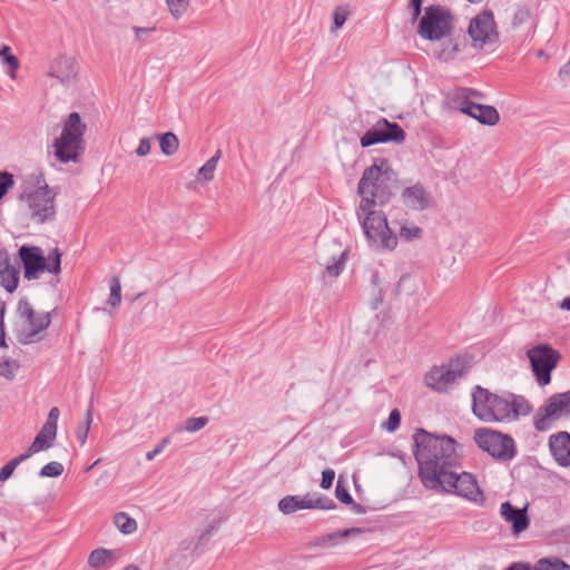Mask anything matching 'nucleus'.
Instances as JSON below:
<instances>
[{
    "mask_svg": "<svg viewBox=\"0 0 570 570\" xmlns=\"http://www.w3.org/2000/svg\"><path fill=\"white\" fill-rule=\"evenodd\" d=\"M132 30H134L137 39H141L144 36L150 35L154 31V29H151V28H141V27H134Z\"/></svg>",
    "mask_w": 570,
    "mask_h": 570,
    "instance_id": "54",
    "label": "nucleus"
},
{
    "mask_svg": "<svg viewBox=\"0 0 570 570\" xmlns=\"http://www.w3.org/2000/svg\"><path fill=\"white\" fill-rule=\"evenodd\" d=\"M470 94L474 95L475 91L463 88L455 94L460 111L476 119L482 125L493 126L498 124L500 120L498 110L492 106L471 101L469 99Z\"/></svg>",
    "mask_w": 570,
    "mask_h": 570,
    "instance_id": "16",
    "label": "nucleus"
},
{
    "mask_svg": "<svg viewBox=\"0 0 570 570\" xmlns=\"http://www.w3.org/2000/svg\"><path fill=\"white\" fill-rule=\"evenodd\" d=\"M438 482L440 485L430 490L453 493L478 504L485 500L475 476L469 472H458V468L449 469Z\"/></svg>",
    "mask_w": 570,
    "mask_h": 570,
    "instance_id": "7",
    "label": "nucleus"
},
{
    "mask_svg": "<svg viewBox=\"0 0 570 570\" xmlns=\"http://www.w3.org/2000/svg\"><path fill=\"white\" fill-rule=\"evenodd\" d=\"M392 187V166L389 159H375L373 165L365 169L360 183L358 194L362 197L358 210L366 212L372 206H383L390 202Z\"/></svg>",
    "mask_w": 570,
    "mask_h": 570,
    "instance_id": "2",
    "label": "nucleus"
},
{
    "mask_svg": "<svg viewBox=\"0 0 570 570\" xmlns=\"http://www.w3.org/2000/svg\"><path fill=\"white\" fill-rule=\"evenodd\" d=\"M122 570H140V569L135 564H129L126 568H124Z\"/></svg>",
    "mask_w": 570,
    "mask_h": 570,
    "instance_id": "64",
    "label": "nucleus"
},
{
    "mask_svg": "<svg viewBox=\"0 0 570 570\" xmlns=\"http://www.w3.org/2000/svg\"><path fill=\"white\" fill-rule=\"evenodd\" d=\"M63 473V465L60 462L52 461L42 466L39 472L41 478H58Z\"/></svg>",
    "mask_w": 570,
    "mask_h": 570,
    "instance_id": "40",
    "label": "nucleus"
},
{
    "mask_svg": "<svg viewBox=\"0 0 570 570\" xmlns=\"http://www.w3.org/2000/svg\"><path fill=\"white\" fill-rule=\"evenodd\" d=\"M120 558L119 550L97 548L90 552L88 557V564L92 569H109Z\"/></svg>",
    "mask_w": 570,
    "mask_h": 570,
    "instance_id": "25",
    "label": "nucleus"
},
{
    "mask_svg": "<svg viewBox=\"0 0 570 570\" xmlns=\"http://www.w3.org/2000/svg\"><path fill=\"white\" fill-rule=\"evenodd\" d=\"M509 403L512 407L509 415L510 421L515 420L520 415L525 416L533 410L531 403L522 395L509 394Z\"/></svg>",
    "mask_w": 570,
    "mask_h": 570,
    "instance_id": "30",
    "label": "nucleus"
},
{
    "mask_svg": "<svg viewBox=\"0 0 570 570\" xmlns=\"http://www.w3.org/2000/svg\"><path fill=\"white\" fill-rule=\"evenodd\" d=\"M540 570H570V564L559 558H542L539 560Z\"/></svg>",
    "mask_w": 570,
    "mask_h": 570,
    "instance_id": "38",
    "label": "nucleus"
},
{
    "mask_svg": "<svg viewBox=\"0 0 570 570\" xmlns=\"http://www.w3.org/2000/svg\"><path fill=\"white\" fill-rule=\"evenodd\" d=\"M397 291L411 294L414 291V283L411 276H402L397 283Z\"/></svg>",
    "mask_w": 570,
    "mask_h": 570,
    "instance_id": "46",
    "label": "nucleus"
},
{
    "mask_svg": "<svg viewBox=\"0 0 570 570\" xmlns=\"http://www.w3.org/2000/svg\"><path fill=\"white\" fill-rule=\"evenodd\" d=\"M28 459V454L22 453L6 463L0 470V482L7 481L13 474L16 468Z\"/></svg>",
    "mask_w": 570,
    "mask_h": 570,
    "instance_id": "35",
    "label": "nucleus"
},
{
    "mask_svg": "<svg viewBox=\"0 0 570 570\" xmlns=\"http://www.w3.org/2000/svg\"><path fill=\"white\" fill-rule=\"evenodd\" d=\"M561 79H570V61L566 62L559 70Z\"/></svg>",
    "mask_w": 570,
    "mask_h": 570,
    "instance_id": "56",
    "label": "nucleus"
},
{
    "mask_svg": "<svg viewBox=\"0 0 570 570\" xmlns=\"http://www.w3.org/2000/svg\"><path fill=\"white\" fill-rule=\"evenodd\" d=\"M78 75L77 61L73 57L59 56L49 66L48 76L56 78L61 85H71Z\"/></svg>",
    "mask_w": 570,
    "mask_h": 570,
    "instance_id": "21",
    "label": "nucleus"
},
{
    "mask_svg": "<svg viewBox=\"0 0 570 570\" xmlns=\"http://www.w3.org/2000/svg\"><path fill=\"white\" fill-rule=\"evenodd\" d=\"M12 56L10 53V47L7 46V45H3L1 48H0V59L4 58V57H10Z\"/></svg>",
    "mask_w": 570,
    "mask_h": 570,
    "instance_id": "59",
    "label": "nucleus"
},
{
    "mask_svg": "<svg viewBox=\"0 0 570 570\" xmlns=\"http://www.w3.org/2000/svg\"><path fill=\"white\" fill-rule=\"evenodd\" d=\"M561 420H570V390L550 395L535 410L532 424L535 431L546 432Z\"/></svg>",
    "mask_w": 570,
    "mask_h": 570,
    "instance_id": "9",
    "label": "nucleus"
},
{
    "mask_svg": "<svg viewBox=\"0 0 570 570\" xmlns=\"http://www.w3.org/2000/svg\"><path fill=\"white\" fill-rule=\"evenodd\" d=\"M335 508L333 500L314 495H287L278 502V509L284 514H291L303 509H324Z\"/></svg>",
    "mask_w": 570,
    "mask_h": 570,
    "instance_id": "19",
    "label": "nucleus"
},
{
    "mask_svg": "<svg viewBox=\"0 0 570 570\" xmlns=\"http://www.w3.org/2000/svg\"><path fill=\"white\" fill-rule=\"evenodd\" d=\"M351 531H357V530H356V529L347 530V531L343 532L341 535L346 537V535H348V533H350ZM338 535H340V534H337V533L330 534V535L327 537V540L332 541V540H334V539H335L336 537H338Z\"/></svg>",
    "mask_w": 570,
    "mask_h": 570,
    "instance_id": "62",
    "label": "nucleus"
},
{
    "mask_svg": "<svg viewBox=\"0 0 570 570\" xmlns=\"http://www.w3.org/2000/svg\"><path fill=\"white\" fill-rule=\"evenodd\" d=\"M466 374L465 363L456 357L448 363L433 366L424 376L428 387L439 393L449 392Z\"/></svg>",
    "mask_w": 570,
    "mask_h": 570,
    "instance_id": "12",
    "label": "nucleus"
},
{
    "mask_svg": "<svg viewBox=\"0 0 570 570\" xmlns=\"http://www.w3.org/2000/svg\"><path fill=\"white\" fill-rule=\"evenodd\" d=\"M400 202L407 209L422 212L432 205L433 198L422 184L416 183L402 190Z\"/></svg>",
    "mask_w": 570,
    "mask_h": 570,
    "instance_id": "20",
    "label": "nucleus"
},
{
    "mask_svg": "<svg viewBox=\"0 0 570 570\" xmlns=\"http://www.w3.org/2000/svg\"><path fill=\"white\" fill-rule=\"evenodd\" d=\"M413 449L419 476L426 489L440 485L438 481L443 473L460 465L456 442L450 436L435 435L417 429L413 434Z\"/></svg>",
    "mask_w": 570,
    "mask_h": 570,
    "instance_id": "1",
    "label": "nucleus"
},
{
    "mask_svg": "<svg viewBox=\"0 0 570 570\" xmlns=\"http://www.w3.org/2000/svg\"><path fill=\"white\" fill-rule=\"evenodd\" d=\"M392 425H393V422H392V412H391L390 415L387 416L386 421L383 422L382 426L386 431L392 432Z\"/></svg>",
    "mask_w": 570,
    "mask_h": 570,
    "instance_id": "58",
    "label": "nucleus"
},
{
    "mask_svg": "<svg viewBox=\"0 0 570 570\" xmlns=\"http://www.w3.org/2000/svg\"><path fill=\"white\" fill-rule=\"evenodd\" d=\"M151 150L150 138H141L135 153L138 157H146Z\"/></svg>",
    "mask_w": 570,
    "mask_h": 570,
    "instance_id": "47",
    "label": "nucleus"
},
{
    "mask_svg": "<svg viewBox=\"0 0 570 570\" xmlns=\"http://www.w3.org/2000/svg\"><path fill=\"white\" fill-rule=\"evenodd\" d=\"M560 307L562 309H567V311H570V296L563 298L560 303Z\"/></svg>",
    "mask_w": 570,
    "mask_h": 570,
    "instance_id": "61",
    "label": "nucleus"
},
{
    "mask_svg": "<svg viewBox=\"0 0 570 570\" xmlns=\"http://www.w3.org/2000/svg\"><path fill=\"white\" fill-rule=\"evenodd\" d=\"M508 395H498L491 393L480 385L474 386L472 392V411L476 417L483 422L510 421V410Z\"/></svg>",
    "mask_w": 570,
    "mask_h": 570,
    "instance_id": "5",
    "label": "nucleus"
},
{
    "mask_svg": "<svg viewBox=\"0 0 570 570\" xmlns=\"http://www.w3.org/2000/svg\"><path fill=\"white\" fill-rule=\"evenodd\" d=\"M121 302V285L118 277H112L110 281V294L107 303L111 307H117Z\"/></svg>",
    "mask_w": 570,
    "mask_h": 570,
    "instance_id": "39",
    "label": "nucleus"
},
{
    "mask_svg": "<svg viewBox=\"0 0 570 570\" xmlns=\"http://www.w3.org/2000/svg\"><path fill=\"white\" fill-rule=\"evenodd\" d=\"M351 11L347 4L337 6L333 12V24L331 26V32H336L343 27L347 20Z\"/></svg>",
    "mask_w": 570,
    "mask_h": 570,
    "instance_id": "33",
    "label": "nucleus"
},
{
    "mask_svg": "<svg viewBox=\"0 0 570 570\" xmlns=\"http://www.w3.org/2000/svg\"><path fill=\"white\" fill-rule=\"evenodd\" d=\"M3 316H4V303L0 301V346H6Z\"/></svg>",
    "mask_w": 570,
    "mask_h": 570,
    "instance_id": "52",
    "label": "nucleus"
},
{
    "mask_svg": "<svg viewBox=\"0 0 570 570\" xmlns=\"http://www.w3.org/2000/svg\"><path fill=\"white\" fill-rule=\"evenodd\" d=\"M19 368L17 361L6 358L0 362V376L12 380Z\"/></svg>",
    "mask_w": 570,
    "mask_h": 570,
    "instance_id": "42",
    "label": "nucleus"
},
{
    "mask_svg": "<svg viewBox=\"0 0 570 570\" xmlns=\"http://www.w3.org/2000/svg\"><path fill=\"white\" fill-rule=\"evenodd\" d=\"M208 423V419L206 416H198V417H189L184 422L183 426L176 428L177 432L180 431H187L190 433L197 432L205 428V425Z\"/></svg>",
    "mask_w": 570,
    "mask_h": 570,
    "instance_id": "36",
    "label": "nucleus"
},
{
    "mask_svg": "<svg viewBox=\"0 0 570 570\" xmlns=\"http://www.w3.org/2000/svg\"><path fill=\"white\" fill-rule=\"evenodd\" d=\"M362 227L368 246L374 250H389L392 229L389 226L387 215L382 210L365 212Z\"/></svg>",
    "mask_w": 570,
    "mask_h": 570,
    "instance_id": "14",
    "label": "nucleus"
},
{
    "mask_svg": "<svg viewBox=\"0 0 570 570\" xmlns=\"http://www.w3.org/2000/svg\"><path fill=\"white\" fill-rule=\"evenodd\" d=\"M454 28V17L451 10L440 4H431L425 8L417 33L430 41H442L451 36Z\"/></svg>",
    "mask_w": 570,
    "mask_h": 570,
    "instance_id": "8",
    "label": "nucleus"
},
{
    "mask_svg": "<svg viewBox=\"0 0 570 570\" xmlns=\"http://www.w3.org/2000/svg\"><path fill=\"white\" fill-rule=\"evenodd\" d=\"M166 4L170 16L178 20L187 12L190 0H166Z\"/></svg>",
    "mask_w": 570,
    "mask_h": 570,
    "instance_id": "34",
    "label": "nucleus"
},
{
    "mask_svg": "<svg viewBox=\"0 0 570 570\" xmlns=\"http://www.w3.org/2000/svg\"><path fill=\"white\" fill-rule=\"evenodd\" d=\"M35 187L27 189L20 197L24 214L35 224L52 222L56 216L57 193L42 176L35 177Z\"/></svg>",
    "mask_w": 570,
    "mask_h": 570,
    "instance_id": "3",
    "label": "nucleus"
},
{
    "mask_svg": "<svg viewBox=\"0 0 570 570\" xmlns=\"http://www.w3.org/2000/svg\"><path fill=\"white\" fill-rule=\"evenodd\" d=\"M91 423H92V413L90 410H88L86 412L83 423L78 426L77 432H76V436L81 445H83L86 443L88 433L90 431Z\"/></svg>",
    "mask_w": 570,
    "mask_h": 570,
    "instance_id": "41",
    "label": "nucleus"
},
{
    "mask_svg": "<svg viewBox=\"0 0 570 570\" xmlns=\"http://www.w3.org/2000/svg\"><path fill=\"white\" fill-rule=\"evenodd\" d=\"M20 279V271L18 267L12 265L10 261L6 265L0 267V285L8 292L13 293Z\"/></svg>",
    "mask_w": 570,
    "mask_h": 570,
    "instance_id": "27",
    "label": "nucleus"
},
{
    "mask_svg": "<svg viewBox=\"0 0 570 570\" xmlns=\"http://www.w3.org/2000/svg\"><path fill=\"white\" fill-rule=\"evenodd\" d=\"M347 249L342 248L341 244L332 240L321 249L318 263L325 268V274L331 278L341 275L345 267Z\"/></svg>",
    "mask_w": 570,
    "mask_h": 570,
    "instance_id": "17",
    "label": "nucleus"
},
{
    "mask_svg": "<svg viewBox=\"0 0 570 570\" xmlns=\"http://www.w3.org/2000/svg\"><path fill=\"white\" fill-rule=\"evenodd\" d=\"M167 442H168V440H167V439H164V440L161 441V443H160L159 445H157L154 450L148 451V452L146 453V459H147L148 461L154 460V459L156 458V455H158V454L164 450V448H165V445L167 444Z\"/></svg>",
    "mask_w": 570,
    "mask_h": 570,
    "instance_id": "51",
    "label": "nucleus"
},
{
    "mask_svg": "<svg viewBox=\"0 0 570 570\" xmlns=\"http://www.w3.org/2000/svg\"><path fill=\"white\" fill-rule=\"evenodd\" d=\"M59 415L60 412L58 407H52L49 411L46 423L42 425L41 430L35 438L33 442L24 452L26 454H28V458L40 451L48 450L52 446L57 436Z\"/></svg>",
    "mask_w": 570,
    "mask_h": 570,
    "instance_id": "18",
    "label": "nucleus"
},
{
    "mask_svg": "<svg viewBox=\"0 0 570 570\" xmlns=\"http://www.w3.org/2000/svg\"><path fill=\"white\" fill-rule=\"evenodd\" d=\"M549 453L561 468H570V433L559 431L548 439Z\"/></svg>",
    "mask_w": 570,
    "mask_h": 570,
    "instance_id": "22",
    "label": "nucleus"
},
{
    "mask_svg": "<svg viewBox=\"0 0 570 570\" xmlns=\"http://www.w3.org/2000/svg\"><path fill=\"white\" fill-rule=\"evenodd\" d=\"M86 125L78 112H71L63 122L62 131L53 142L55 156L61 163L76 161L81 149Z\"/></svg>",
    "mask_w": 570,
    "mask_h": 570,
    "instance_id": "6",
    "label": "nucleus"
},
{
    "mask_svg": "<svg viewBox=\"0 0 570 570\" xmlns=\"http://www.w3.org/2000/svg\"><path fill=\"white\" fill-rule=\"evenodd\" d=\"M112 524L124 535H131L138 529L136 519L130 517L127 512H117L112 515Z\"/></svg>",
    "mask_w": 570,
    "mask_h": 570,
    "instance_id": "28",
    "label": "nucleus"
},
{
    "mask_svg": "<svg viewBox=\"0 0 570 570\" xmlns=\"http://www.w3.org/2000/svg\"><path fill=\"white\" fill-rule=\"evenodd\" d=\"M1 63L7 69V73L11 79L17 78V70L20 67L19 59L16 56L4 57L1 59Z\"/></svg>",
    "mask_w": 570,
    "mask_h": 570,
    "instance_id": "43",
    "label": "nucleus"
},
{
    "mask_svg": "<svg viewBox=\"0 0 570 570\" xmlns=\"http://www.w3.org/2000/svg\"><path fill=\"white\" fill-rule=\"evenodd\" d=\"M334 479H335L334 470H332V469L324 470L322 472L321 487L323 489H330L333 484Z\"/></svg>",
    "mask_w": 570,
    "mask_h": 570,
    "instance_id": "49",
    "label": "nucleus"
},
{
    "mask_svg": "<svg viewBox=\"0 0 570 570\" xmlns=\"http://www.w3.org/2000/svg\"><path fill=\"white\" fill-rule=\"evenodd\" d=\"M460 51L459 43L455 39L444 38L438 48L433 50V55L441 61H450L455 58Z\"/></svg>",
    "mask_w": 570,
    "mask_h": 570,
    "instance_id": "29",
    "label": "nucleus"
},
{
    "mask_svg": "<svg viewBox=\"0 0 570 570\" xmlns=\"http://www.w3.org/2000/svg\"><path fill=\"white\" fill-rule=\"evenodd\" d=\"M405 139V132L401 126L394 122V144H402Z\"/></svg>",
    "mask_w": 570,
    "mask_h": 570,
    "instance_id": "53",
    "label": "nucleus"
},
{
    "mask_svg": "<svg viewBox=\"0 0 570 570\" xmlns=\"http://www.w3.org/2000/svg\"><path fill=\"white\" fill-rule=\"evenodd\" d=\"M423 235L422 228L416 225H403L400 228L399 237L404 242H412L420 239Z\"/></svg>",
    "mask_w": 570,
    "mask_h": 570,
    "instance_id": "37",
    "label": "nucleus"
},
{
    "mask_svg": "<svg viewBox=\"0 0 570 570\" xmlns=\"http://www.w3.org/2000/svg\"><path fill=\"white\" fill-rule=\"evenodd\" d=\"M423 0H410V6L413 10V17L417 18L421 13V6Z\"/></svg>",
    "mask_w": 570,
    "mask_h": 570,
    "instance_id": "55",
    "label": "nucleus"
},
{
    "mask_svg": "<svg viewBox=\"0 0 570 570\" xmlns=\"http://www.w3.org/2000/svg\"><path fill=\"white\" fill-rule=\"evenodd\" d=\"M214 530L215 525L209 524L199 534L183 539L178 544V550L188 554H193L199 547L208 542Z\"/></svg>",
    "mask_w": 570,
    "mask_h": 570,
    "instance_id": "26",
    "label": "nucleus"
},
{
    "mask_svg": "<svg viewBox=\"0 0 570 570\" xmlns=\"http://www.w3.org/2000/svg\"><path fill=\"white\" fill-rule=\"evenodd\" d=\"M161 153L166 156H173L179 148V140L174 132H165L158 136Z\"/></svg>",
    "mask_w": 570,
    "mask_h": 570,
    "instance_id": "32",
    "label": "nucleus"
},
{
    "mask_svg": "<svg viewBox=\"0 0 570 570\" xmlns=\"http://www.w3.org/2000/svg\"><path fill=\"white\" fill-rule=\"evenodd\" d=\"M13 185L12 175L8 173H0V194L1 197L6 195L9 187Z\"/></svg>",
    "mask_w": 570,
    "mask_h": 570,
    "instance_id": "48",
    "label": "nucleus"
},
{
    "mask_svg": "<svg viewBox=\"0 0 570 570\" xmlns=\"http://www.w3.org/2000/svg\"><path fill=\"white\" fill-rule=\"evenodd\" d=\"M507 570H540L539 561L535 562L534 564L524 563V562L512 563Z\"/></svg>",
    "mask_w": 570,
    "mask_h": 570,
    "instance_id": "50",
    "label": "nucleus"
},
{
    "mask_svg": "<svg viewBox=\"0 0 570 570\" xmlns=\"http://www.w3.org/2000/svg\"><path fill=\"white\" fill-rule=\"evenodd\" d=\"M381 303H382V296H381V294H380V295H379L377 297H375V298L373 299V302H372V306H373V308H377V307H379V305H380Z\"/></svg>",
    "mask_w": 570,
    "mask_h": 570,
    "instance_id": "63",
    "label": "nucleus"
},
{
    "mask_svg": "<svg viewBox=\"0 0 570 570\" xmlns=\"http://www.w3.org/2000/svg\"><path fill=\"white\" fill-rule=\"evenodd\" d=\"M390 140H392V124L382 118L362 136L361 145L362 147H368Z\"/></svg>",
    "mask_w": 570,
    "mask_h": 570,
    "instance_id": "24",
    "label": "nucleus"
},
{
    "mask_svg": "<svg viewBox=\"0 0 570 570\" xmlns=\"http://www.w3.org/2000/svg\"><path fill=\"white\" fill-rule=\"evenodd\" d=\"M532 373L540 386L551 382V372L557 367L560 353L549 344H538L527 352Z\"/></svg>",
    "mask_w": 570,
    "mask_h": 570,
    "instance_id": "15",
    "label": "nucleus"
},
{
    "mask_svg": "<svg viewBox=\"0 0 570 570\" xmlns=\"http://www.w3.org/2000/svg\"><path fill=\"white\" fill-rule=\"evenodd\" d=\"M401 422V414L399 410L394 409V431L399 428Z\"/></svg>",
    "mask_w": 570,
    "mask_h": 570,
    "instance_id": "60",
    "label": "nucleus"
},
{
    "mask_svg": "<svg viewBox=\"0 0 570 570\" xmlns=\"http://www.w3.org/2000/svg\"><path fill=\"white\" fill-rule=\"evenodd\" d=\"M500 514L502 518L512 524V531L515 534L521 533L529 527V517L527 508H515L509 501L501 503Z\"/></svg>",
    "mask_w": 570,
    "mask_h": 570,
    "instance_id": "23",
    "label": "nucleus"
},
{
    "mask_svg": "<svg viewBox=\"0 0 570 570\" xmlns=\"http://www.w3.org/2000/svg\"><path fill=\"white\" fill-rule=\"evenodd\" d=\"M18 255L27 281L38 279L46 271L53 275L61 272V253L58 248H53L45 256L40 247L23 245L19 248Z\"/></svg>",
    "mask_w": 570,
    "mask_h": 570,
    "instance_id": "4",
    "label": "nucleus"
},
{
    "mask_svg": "<svg viewBox=\"0 0 570 570\" xmlns=\"http://www.w3.org/2000/svg\"><path fill=\"white\" fill-rule=\"evenodd\" d=\"M468 35L474 49L495 47L499 41V31L493 12L483 10L473 17L469 23Z\"/></svg>",
    "mask_w": 570,
    "mask_h": 570,
    "instance_id": "13",
    "label": "nucleus"
},
{
    "mask_svg": "<svg viewBox=\"0 0 570 570\" xmlns=\"http://www.w3.org/2000/svg\"><path fill=\"white\" fill-rule=\"evenodd\" d=\"M220 158V150H217L213 157H210L198 170L197 180L202 183H208L213 180L214 174L217 168L218 160Z\"/></svg>",
    "mask_w": 570,
    "mask_h": 570,
    "instance_id": "31",
    "label": "nucleus"
},
{
    "mask_svg": "<svg viewBox=\"0 0 570 570\" xmlns=\"http://www.w3.org/2000/svg\"><path fill=\"white\" fill-rule=\"evenodd\" d=\"M18 312L22 318V325L18 333V340L22 344H32L43 338V332L51 324L49 312L38 313L28 301H20Z\"/></svg>",
    "mask_w": 570,
    "mask_h": 570,
    "instance_id": "11",
    "label": "nucleus"
},
{
    "mask_svg": "<svg viewBox=\"0 0 570 570\" xmlns=\"http://www.w3.org/2000/svg\"><path fill=\"white\" fill-rule=\"evenodd\" d=\"M473 440L481 450L498 461L509 462L517 454L515 442L508 434L481 428L475 430Z\"/></svg>",
    "mask_w": 570,
    "mask_h": 570,
    "instance_id": "10",
    "label": "nucleus"
},
{
    "mask_svg": "<svg viewBox=\"0 0 570 570\" xmlns=\"http://www.w3.org/2000/svg\"><path fill=\"white\" fill-rule=\"evenodd\" d=\"M336 498L345 504H350L353 502V499L351 494L348 493L347 489L345 488L342 478L337 480L336 489H335Z\"/></svg>",
    "mask_w": 570,
    "mask_h": 570,
    "instance_id": "45",
    "label": "nucleus"
},
{
    "mask_svg": "<svg viewBox=\"0 0 570 570\" xmlns=\"http://www.w3.org/2000/svg\"><path fill=\"white\" fill-rule=\"evenodd\" d=\"M8 261H10L8 252L0 249V267L6 265Z\"/></svg>",
    "mask_w": 570,
    "mask_h": 570,
    "instance_id": "57",
    "label": "nucleus"
},
{
    "mask_svg": "<svg viewBox=\"0 0 570 570\" xmlns=\"http://www.w3.org/2000/svg\"><path fill=\"white\" fill-rule=\"evenodd\" d=\"M531 18V11L528 7H520L515 10L513 19H512V26L519 27L524 23H527Z\"/></svg>",
    "mask_w": 570,
    "mask_h": 570,
    "instance_id": "44",
    "label": "nucleus"
}]
</instances>
